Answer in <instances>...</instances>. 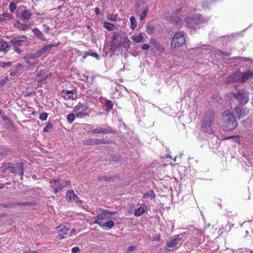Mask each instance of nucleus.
<instances>
[{
  "label": "nucleus",
  "mask_w": 253,
  "mask_h": 253,
  "mask_svg": "<svg viewBox=\"0 0 253 253\" xmlns=\"http://www.w3.org/2000/svg\"><path fill=\"white\" fill-rule=\"evenodd\" d=\"M224 121L223 130L230 131L234 130L237 126V122L233 113L229 110H226L222 114Z\"/></svg>",
  "instance_id": "1"
},
{
  "label": "nucleus",
  "mask_w": 253,
  "mask_h": 253,
  "mask_svg": "<svg viewBox=\"0 0 253 253\" xmlns=\"http://www.w3.org/2000/svg\"><path fill=\"white\" fill-rule=\"evenodd\" d=\"M214 112L212 109H209L206 112L203 119L201 126L202 130L209 134H212L211 125L214 119Z\"/></svg>",
  "instance_id": "2"
},
{
  "label": "nucleus",
  "mask_w": 253,
  "mask_h": 253,
  "mask_svg": "<svg viewBox=\"0 0 253 253\" xmlns=\"http://www.w3.org/2000/svg\"><path fill=\"white\" fill-rule=\"evenodd\" d=\"M28 38L24 35H18L12 37L9 43L13 47V49L18 54H20L23 50L21 47L27 45Z\"/></svg>",
  "instance_id": "3"
},
{
  "label": "nucleus",
  "mask_w": 253,
  "mask_h": 253,
  "mask_svg": "<svg viewBox=\"0 0 253 253\" xmlns=\"http://www.w3.org/2000/svg\"><path fill=\"white\" fill-rule=\"evenodd\" d=\"M230 95L242 106L246 104L249 100V93L243 88L237 89L235 92H230Z\"/></svg>",
  "instance_id": "4"
},
{
  "label": "nucleus",
  "mask_w": 253,
  "mask_h": 253,
  "mask_svg": "<svg viewBox=\"0 0 253 253\" xmlns=\"http://www.w3.org/2000/svg\"><path fill=\"white\" fill-rule=\"evenodd\" d=\"M209 18H204L201 14L186 17L184 20L185 24L190 28H195L196 26L207 23Z\"/></svg>",
  "instance_id": "5"
},
{
  "label": "nucleus",
  "mask_w": 253,
  "mask_h": 253,
  "mask_svg": "<svg viewBox=\"0 0 253 253\" xmlns=\"http://www.w3.org/2000/svg\"><path fill=\"white\" fill-rule=\"evenodd\" d=\"M124 33L121 32H114L111 37V42L109 43V51L112 54H114L117 49H120V45H118L119 38H123Z\"/></svg>",
  "instance_id": "6"
},
{
  "label": "nucleus",
  "mask_w": 253,
  "mask_h": 253,
  "mask_svg": "<svg viewBox=\"0 0 253 253\" xmlns=\"http://www.w3.org/2000/svg\"><path fill=\"white\" fill-rule=\"evenodd\" d=\"M185 42L183 34L181 32L176 33L172 39L171 45L173 47H180Z\"/></svg>",
  "instance_id": "7"
},
{
  "label": "nucleus",
  "mask_w": 253,
  "mask_h": 253,
  "mask_svg": "<svg viewBox=\"0 0 253 253\" xmlns=\"http://www.w3.org/2000/svg\"><path fill=\"white\" fill-rule=\"evenodd\" d=\"M116 213V211H110L107 210H103L100 214L96 217V219L94 221V223L101 226L102 220L104 219H109L110 218V215Z\"/></svg>",
  "instance_id": "8"
},
{
  "label": "nucleus",
  "mask_w": 253,
  "mask_h": 253,
  "mask_svg": "<svg viewBox=\"0 0 253 253\" xmlns=\"http://www.w3.org/2000/svg\"><path fill=\"white\" fill-rule=\"evenodd\" d=\"M9 170H10L11 173H14V175L19 174L23 176L24 174L23 164L22 163H11Z\"/></svg>",
  "instance_id": "9"
},
{
  "label": "nucleus",
  "mask_w": 253,
  "mask_h": 253,
  "mask_svg": "<svg viewBox=\"0 0 253 253\" xmlns=\"http://www.w3.org/2000/svg\"><path fill=\"white\" fill-rule=\"evenodd\" d=\"M149 43L150 44L151 50L155 53H158L159 54L164 52V48L163 45L156 41L154 39L150 40Z\"/></svg>",
  "instance_id": "10"
},
{
  "label": "nucleus",
  "mask_w": 253,
  "mask_h": 253,
  "mask_svg": "<svg viewBox=\"0 0 253 253\" xmlns=\"http://www.w3.org/2000/svg\"><path fill=\"white\" fill-rule=\"evenodd\" d=\"M234 112L239 120L246 117L249 113L246 108H243L242 106L240 105L234 108Z\"/></svg>",
  "instance_id": "11"
},
{
  "label": "nucleus",
  "mask_w": 253,
  "mask_h": 253,
  "mask_svg": "<svg viewBox=\"0 0 253 253\" xmlns=\"http://www.w3.org/2000/svg\"><path fill=\"white\" fill-rule=\"evenodd\" d=\"M107 143V141L100 138H88L84 141V143L86 145L105 144Z\"/></svg>",
  "instance_id": "12"
},
{
  "label": "nucleus",
  "mask_w": 253,
  "mask_h": 253,
  "mask_svg": "<svg viewBox=\"0 0 253 253\" xmlns=\"http://www.w3.org/2000/svg\"><path fill=\"white\" fill-rule=\"evenodd\" d=\"M118 45H120V49H122L123 47L126 49H127L130 44L131 42L128 39L127 37L125 36L124 34L123 38H119L118 42Z\"/></svg>",
  "instance_id": "13"
},
{
  "label": "nucleus",
  "mask_w": 253,
  "mask_h": 253,
  "mask_svg": "<svg viewBox=\"0 0 253 253\" xmlns=\"http://www.w3.org/2000/svg\"><path fill=\"white\" fill-rule=\"evenodd\" d=\"M92 133H114L115 132V130L113 129V128L110 126H108L106 128H96L95 129H93L89 131Z\"/></svg>",
  "instance_id": "14"
},
{
  "label": "nucleus",
  "mask_w": 253,
  "mask_h": 253,
  "mask_svg": "<svg viewBox=\"0 0 253 253\" xmlns=\"http://www.w3.org/2000/svg\"><path fill=\"white\" fill-rule=\"evenodd\" d=\"M69 230V228H67L65 226L58 227L57 230L58 233L59 239L61 240L67 237Z\"/></svg>",
  "instance_id": "15"
},
{
  "label": "nucleus",
  "mask_w": 253,
  "mask_h": 253,
  "mask_svg": "<svg viewBox=\"0 0 253 253\" xmlns=\"http://www.w3.org/2000/svg\"><path fill=\"white\" fill-rule=\"evenodd\" d=\"M240 83H244L246 81L253 78V71L247 72L239 73Z\"/></svg>",
  "instance_id": "16"
},
{
  "label": "nucleus",
  "mask_w": 253,
  "mask_h": 253,
  "mask_svg": "<svg viewBox=\"0 0 253 253\" xmlns=\"http://www.w3.org/2000/svg\"><path fill=\"white\" fill-rule=\"evenodd\" d=\"M32 13L28 9H25L21 13V19L24 22H27L31 17Z\"/></svg>",
  "instance_id": "17"
},
{
  "label": "nucleus",
  "mask_w": 253,
  "mask_h": 253,
  "mask_svg": "<svg viewBox=\"0 0 253 253\" xmlns=\"http://www.w3.org/2000/svg\"><path fill=\"white\" fill-rule=\"evenodd\" d=\"M10 47L11 45L9 42H7L2 39H0V51L3 52L5 53Z\"/></svg>",
  "instance_id": "18"
},
{
  "label": "nucleus",
  "mask_w": 253,
  "mask_h": 253,
  "mask_svg": "<svg viewBox=\"0 0 253 253\" xmlns=\"http://www.w3.org/2000/svg\"><path fill=\"white\" fill-rule=\"evenodd\" d=\"M226 82L228 83L240 82L239 73H235L230 75L227 78Z\"/></svg>",
  "instance_id": "19"
},
{
  "label": "nucleus",
  "mask_w": 253,
  "mask_h": 253,
  "mask_svg": "<svg viewBox=\"0 0 253 253\" xmlns=\"http://www.w3.org/2000/svg\"><path fill=\"white\" fill-rule=\"evenodd\" d=\"M48 77V73L44 71H41L38 73L36 79L38 82H43L46 80Z\"/></svg>",
  "instance_id": "20"
},
{
  "label": "nucleus",
  "mask_w": 253,
  "mask_h": 253,
  "mask_svg": "<svg viewBox=\"0 0 253 253\" xmlns=\"http://www.w3.org/2000/svg\"><path fill=\"white\" fill-rule=\"evenodd\" d=\"M181 235V234H180L175 236L174 239H172L169 242L167 243V246L168 247H172L174 246L177 245L178 242L182 239L181 237H180Z\"/></svg>",
  "instance_id": "21"
},
{
  "label": "nucleus",
  "mask_w": 253,
  "mask_h": 253,
  "mask_svg": "<svg viewBox=\"0 0 253 253\" xmlns=\"http://www.w3.org/2000/svg\"><path fill=\"white\" fill-rule=\"evenodd\" d=\"M88 109V105L87 103L82 104L79 102L78 105L75 107V111L76 112H83L87 110Z\"/></svg>",
  "instance_id": "22"
},
{
  "label": "nucleus",
  "mask_w": 253,
  "mask_h": 253,
  "mask_svg": "<svg viewBox=\"0 0 253 253\" xmlns=\"http://www.w3.org/2000/svg\"><path fill=\"white\" fill-rule=\"evenodd\" d=\"M40 57H41L40 54L37 50L35 53L28 54L24 57V59H36Z\"/></svg>",
  "instance_id": "23"
},
{
  "label": "nucleus",
  "mask_w": 253,
  "mask_h": 253,
  "mask_svg": "<svg viewBox=\"0 0 253 253\" xmlns=\"http://www.w3.org/2000/svg\"><path fill=\"white\" fill-rule=\"evenodd\" d=\"M115 225L114 222L112 220H109L105 222L101 226L105 230L111 229Z\"/></svg>",
  "instance_id": "24"
},
{
  "label": "nucleus",
  "mask_w": 253,
  "mask_h": 253,
  "mask_svg": "<svg viewBox=\"0 0 253 253\" xmlns=\"http://www.w3.org/2000/svg\"><path fill=\"white\" fill-rule=\"evenodd\" d=\"M14 26L19 30L22 31H25L29 27V26L25 24H22L19 21H16Z\"/></svg>",
  "instance_id": "25"
},
{
  "label": "nucleus",
  "mask_w": 253,
  "mask_h": 253,
  "mask_svg": "<svg viewBox=\"0 0 253 253\" xmlns=\"http://www.w3.org/2000/svg\"><path fill=\"white\" fill-rule=\"evenodd\" d=\"M51 48L52 46L48 44L41 48L40 49L38 50V51L40 54V56H41L42 55H43L46 52L49 51L51 49Z\"/></svg>",
  "instance_id": "26"
},
{
  "label": "nucleus",
  "mask_w": 253,
  "mask_h": 253,
  "mask_svg": "<svg viewBox=\"0 0 253 253\" xmlns=\"http://www.w3.org/2000/svg\"><path fill=\"white\" fill-rule=\"evenodd\" d=\"M155 30V25L153 24H147L146 25V31L149 35L153 33Z\"/></svg>",
  "instance_id": "27"
},
{
  "label": "nucleus",
  "mask_w": 253,
  "mask_h": 253,
  "mask_svg": "<svg viewBox=\"0 0 253 253\" xmlns=\"http://www.w3.org/2000/svg\"><path fill=\"white\" fill-rule=\"evenodd\" d=\"M115 176H107L106 175L100 176L98 177V179L100 180H103L107 182L112 181L115 179Z\"/></svg>",
  "instance_id": "28"
},
{
  "label": "nucleus",
  "mask_w": 253,
  "mask_h": 253,
  "mask_svg": "<svg viewBox=\"0 0 253 253\" xmlns=\"http://www.w3.org/2000/svg\"><path fill=\"white\" fill-rule=\"evenodd\" d=\"M144 33H139L137 35L134 36L132 38V40L136 42L139 43L142 41L144 36Z\"/></svg>",
  "instance_id": "29"
},
{
  "label": "nucleus",
  "mask_w": 253,
  "mask_h": 253,
  "mask_svg": "<svg viewBox=\"0 0 253 253\" xmlns=\"http://www.w3.org/2000/svg\"><path fill=\"white\" fill-rule=\"evenodd\" d=\"M155 195L154 192L153 190H150L149 191L146 192L143 194V198H150L151 199L155 198Z\"/></svg>",
  "instance_id": "30"
},
{
  "label": "nucleus",
  "mask_w": 253,
  "mask_h": 253,
  "mask_svg": "<svg viewBox=\"0 0 253 253\" xmlns=\"http://www.w3.org/2000/svg\"><path fill=\"white\" fill-rule=\"evenodd\" d=\"M67 196L68 198V200L70 201L75 200L77 195L74 193L73 190H69L67 192Z\"/></svg>",
  "instance_id": "31"
},
{
  "label": "nucleus",
  "mask_w": 253,
  "mask_h": 253,
  "mask_svg": "<svg viewBox=\"0 0 253 253\" xmlns=\"http://www.w3.org/2000/svg\"><path fill=\"white\" fill-rule=\"evenodd\" d=\"M145 212V209L143 207H140L134 211V214L136 216H140Z\"/></svg>",
  "instance_id": "32"
},
{
  "label": "nucleus",
  "mask_w": 253,
  "mask_h": 253,
  "mask_svg": "<svg viewBox=\"0 0 253 253\" xmlns=\"http://www.w3.org/2000/svg\"><path fill=\"white\" fill-rule=\"evenodd\" d=\"M168 19L169 21L172 23H175V24H178L180 20V18L179 17H177L176 16H170L168 17Z\"/></svg>",
  "instance_id": "33"
},
{
  "label": "nucleus",
  "mask_w": 253,
  "mask_h": 253,
  "mask_svg": "<svg viewBox=\"0 0 253 253\" xmlns=\"http://www.w3.org/2000/svg\"><path fill=\"white\" fill-rule=\"evenodd\" d=\"M60 180L57 179H50L49 182L51 185V187L53 188H55L59 183H60Z\"/></svg>",
  "instance_id": "34"
},
{
  "label": "nucleus",
  "mask_w": 253,
  "mask_h": 253,
  "mask_svg": "<svg viewBox=\"0 0 253 253\" xmlns=\"http://www.w3.org/2000/svg\"><path fill=\"white\" fill-rule=\"evenodd\" d=\"M105 105L106 106V109L105 110L108 113L112 109L113 106L112 101L109 100H106L105 101Z\"/></svg>",
  "instance_id": "35"
},
{
  "label": "nucleus",
  "mask_w": 253,
  "mask_h": 253,
  "mask_svg": "<svg viewBox=\"0 0 253 253\" xmlns=\"http://www.w3.org/2000/svg\"><path fill=\"white\" fill-rule=\"evenodd\" d=\"M104 27L108 31H111L115 28V25L106 21L104 22Z\"/></svg>",
  "instance_id": "36"
},
{
  "label": "nucleus",
  "mask_w": 253,
  "mask_h": 253,
  "mask_svg": "<svg viewBox=\"0 0 253 253\" xmlns=\"http://www.w3.org/2000/svg\"><path fill=\"white\" fill-rule=\"evenodd\" d=\"M76 92L75 89L70 90L63 89L61 91V94L62 96L67 95L68 94L73 95Z\"/></svg>",
  "instance_id": "37"
},
{
  "label": "nucleus",
  "mask_w": 253,
  "mask_h": 253,
  "mask_svg": "<svg viewBox=\"0 0 253 253\" xmlns=\"http://www.w3.org/2000/svg\"><path fill=\"white\" fill-rule=\"evenodd\" d=\"M33 33L36 35V37L41 39L42 37V34L41 31L37 28H34L32 30Z\"/></svg>",
  "instance_id": "38"
},
{
  "label": "nucleus",
  "mask_w": 253,
  "mask_h": 253,
  "mask_svg": "<svg viewBox=\"0 0 253 253\" xmlns=\"http://www.w3.org/2000/svg\"><path fill=\"white\" fill-rule=\"evenodd\" d=\"M32 205L33 204L31 202H14V207H15V206H29Z\"/></svg>",
  "instance_id": "39"
},
{
  "label": "nucleus",
  "mask_w": 253,
  "mask_h": 253,
  "mask_svg": "<svg viewBox=\"0 0 253 253\" xmlns=\"http://www.w3.org/2000/svg\"><path fill=\"white\" fill-rule=\"evenodd\" d=\"M11 163H7L4 164L3 166L1 167V171L2 173L5 172L7 170L9 169V168L10 167Z\"/></svg>",
  "instance_id": "40"
},
{
  "label": "nucleus",
  "mask_w": 253,
  "mask_h": 253,
  "mask_svg": "<svg viewBox=\"0 0 253 253\" xmlns=\"http://www.w3.org/2000/svg\"><path fill=\"white\" fill-rule=\"evenodd\" d=\"M130 21L131 23V28L134 30L137 26V22L133 16L130 17Z\"/></svg>",
  "instance_id": "41"
},
{
  "label": "nucleus",
  "mask_w": 253,
  "mask_h": 253,
  "mask_svg": "<svg viewBox=\"0 0 253 253\" xmlns=\"http://www.w3.org/2000/svg\"><path fill=\"white\" fill-rule=\"evenodd\" d=\"M148 7L147 6H145V7L143 8V11H142L141 14L140 15V17L141 20H142L146 17V16L148 13Z\"/></svg>",
  "instance_id": "42"
},
{
  "label": "nucleus",
  "mask_w": 253,
  "mask_h": 253,
  "mask_svg": "<svg viewBox=\"0 0 253 253\" xmlns=\"http://www.w3.org/2000/svg\"><path fill=\"white\" fill-rule=\"evenodd\" d=\"M75 116L74 114L71 113L67 116V120L69 124H71L75 120Z\"/></svg>",
  "instance_id": "43"
},
{
  "label": "nucleus",
  "mask_w": 253,
  "mask_h": 253,
  "mask_svg": "<svg viewBox=\"0 0 253 253\" xmlns=\"http://www.w3.org/2000/svg\"><path fill=\"white\" fill-rule=\"evenodd\" d=\"M0 207H2L4 208H13L14 207V202H10L8 204L0 203Z\"/></svg>",
  "instance_id": "44"
},
{
  "label": "nucleus",
  "mask_w": 253,
  "mask_h": 253,
  "mask_svg": "<svg viewBox=\"0 0 253 253\" xmlns=\"http://www.w3.org/2000/svg\"><path fill=\"white\" fill-rule=\"evenodd\" d=\"M53 127V125L50 122H48L43 128L44 132H48L50 129Z\"/></svg>",
  "instance_id": "45"
},
{
  "label": "nucleus",
  "mask_w": 253,
  "mask_h": 253,
  "mask_svg": "<svg viewBox=\"0 0 253 253\" xmlns=\"http://www.w3.org/2000/svg\"><path fill=\"white\" fill-rule=\"evenodd\" d=\"M9 10L12 13L14 12L15 11L16 8V4L14 2H11L10 3L9 5Z\"/></svg>",
  "instance_id": "46"
},
{
  "label": "nucleus",
  "mask_w": 253,
  "mask_h": 253,
  "mask_svg": "<svg viewBox=\"0 0 253 253\" xmlns=\"http://www.w3.org/2000/svg\"><path fill=\"white\" fill-rule=\"evenodd\" d=\"M65 186H64V184L63 183H59V188H55L54 189H53V192L55 194L57 193L60 191H61L64 187Z\"/></svg>",
  "instance_id": "47"
},
{
  "label": "nucleus",
  "mask_w": 253,
  "mask_h": 253,
  "mask_svg": "<svg viewBox=\"0 0 253 253\" xmlns=\"http://www.w3.org/2000/svg\"><path fill=\"white\" fill-rule=\"evenodd\" d=\"M0 66L2 68H5L6 67H10L11 64H12V62H0Z\"/></svg>",
  "instance_id": "48"
},
{
  "label": "nucleus",
  "mask_w": 253,
  "mask_h": 253,
  "mask_svg": "<svg viewBox=\"0 0 253 253\" xmlns=\"http://www.w3.org/2000/svg\"><path fill=\"white\" fill-rule=\"evenodd\" d=\"M84 116H89V114L88 113H82V112L79 111L76 114V117L78 118H82Z\"/></svg>",
  "instance_id": "49"
},
{
  "label": "nucleus",
  "mask_w": 253,
  "mask_h": 253,
  "mask_svg": "<svg viewBox=\"0 0 253 253\" xmlns=\"http://www.w3.org/2000/svg\"><path fill=\"white\" fill-rule=\"evenodd\" d=\"M48 117V114L46 113H42L40 115L39 118L42 121H45Z\"/></svg>",
  "instance_id": "50"
},
{
  "label": "nucleus",
  "mask_w": 253,
  "mask_h": 253,
  "mask_svg": "<svg viewBox=\"0 0 253 253\" xmlns=\"http://www.w3.org/2000/svg\"><path fill=\"white\" fill-rule=\"evenodd\" d=\"M8 81V78L5 77L2 80H0V87L4 85Z\"/></svg>",
  "instance_id": "51"
},
{
  "label": "nucleus",
  "mask_w": 253,
  "mask_h": 253,
  "mask_svg": "<svg viewBox=\"0 0 253 253\" xmlns=\"http://www.w3.org/2000/svg\"><path fill=\"white\" fill-rule=\"evenodd\" d=\"M117 17V14H116V15L112 14V15H109L108 16V18L110 21H115L116 20Z\"/></svg>",
  "instance_id": "52"
},
{
  "label": "nucleus",
  "mask_w": 253,
  "mask_h": 253,
  "mask_svg": "<svg viewBox=\"0 0 253 253\" xmlns=\"http://www.w3.org/2000/svg\"><path fill=\"white\" fill-rule=\"evenodd\" d=\"M90 56L94 57L97 60H99L100 58L99 55L96 52H93L91 50Z\"/></svg>",
  "instance_id": "53"
},
{
  "label": "nucleus",
  "mask_w": 253,
  "mask_h": 253,
  "mask_svg": "<svg viewBox=\"0 0 253 253\" xmlns=\"http://www.w3.org/2000/svg\"><path fill=\"white\" fill-rule=\"evenodd\" d=\"M120 160V158L118 156H112L110 159V161L118 162Z\"/></svg>",
  "instance_id": "54"
},
{
  "label": "nucleus",
  "mask_w": 253,
  "mask_h": 253,
  "mask_svg": "<svg viewBox=\"0 0 253 253\" xmlns=\"http://www.w3.org/2000/svg\"><path fill=\"white\" fill-rule=\"evenodd\" d=\"M211 0H203V5L204 7H207L209 5V3L211 2Z\"/></svg>",
  "instance_id": "55"
},
{
  "label": "nucleus",
  "mask_w": 253,
  "mask_h": 253,
  "mask_svg": "<svg viewBox=\"0 0 253 253\" xmlns=\"http://www.w3.org/2000/svg\"><path fill=\"white\" fill-rule=\"evenodd\" d=\"M2 17L4 18V21H6V20H8L9 19V16L8 13H4L3 14H1Z\"/></svg>",
  "instance_id": "56"
},
{
  "label": "nucleus",
  "mask_w": 253,
  "mask_h": 253,
  "mask_svg": "<svg viewBox=\"0 0 253 253\" xmlns=\"http://www.w3.org/2000/svg\"><path fill=\"white\" fill-rule=\"evenodd\" d=\"M22 65L21 63H18L15 68V71L18 73V72L22 69Z\"/></svg>",
  "instance_id": "57"
},
{
  "label": "nucleus",
  "mask_w": 253,
  "mask_h": 253,
  "mask_svg": "<svg viewBox=\"0 0 253 253\" xmlns=\"http://www.w3.org/2000/svg\"><path fill=\"white\" fill-rule=\"evenodd\" d=\"M62 96L65 98V99H66V100H69V99L73 100L74 99L73 95H70V94H68L67 95Z\"/></svg>",
  "instance_id": "58"
},
{
  "label": "nucleus",
  "mask_w": 253,
  "mask_h": 253,
  "mask_svg": "<svg viewBox=\"0 0 253 253\" xmlns=\"http://www.w3.org/2000/svg\"><path fill=\"white\" fill-rule=\"evenodd\" d=\"M90 53H91V50L89 49L88 51L85 52L84 54V56L83 57V58L84 59H85L86 58L87 56H90Z\"/></svg>",
  "instance_id": "59"
},
{
  "label": "nucleus",
  "mask_w": 253,
  "mask_h": 253,
  "mask_svg": "<svg viewBox=\"0 0 253 253\" xmlns=\"http://www.w3.org/2000/svg\"><path fill=\"white\" fill-rule=\"evenodd\" d=\"M80 249L78 247H75L72 249V252L73 253H77L79 252Z\"/></svg>",
  "instance_id": "60"
},
{
  "label": "nucleus",
  "mask_w": 253,
  "mask_h": 253,
  "mask_svg": "<svg viewBox=\"0 0 253 253\" xmlns=\"http://www.w3.org/2000/svg\"><path fill=\"white\" fill-rule=\"evenodd\" d=\"M150 47V44L149 45L147 43H145L142 46V47L141 48L142 49H144V50H146V49H148L149 48V47Z\"/></svg>",
  "instance_id": "61"
},
{
  "label": "nucleus",
  "mask_w": 253,
  "mask_h": 253,
  "mask_svg": "<svg viewBox=\"0 0 253 253\" xmlns=\"http://www.w3.org/2000/svg\"><path fill=\"white\" fill-rule=\"evenodd\" d=\"M134 249H135V246H129L127 248V252H131L133 250H134Z\"/></svg>",
  "instance_id": "62"
},
{
  "label": "nucleus",
  "mask_w": 253,
  "mask_h": 253,
  "mask_svg": "<svg viewBox=\"0 0 253 253\" xmlns=\"http://www.w3.org/2000/svg\"><path fill=\"white\" fill-rule=\"evenodd\" d=\"M23 253H38L37 251H24Z\"/></svg>",
  "instance_id": "63"
},
{
  "label": "nucleus",
  "mask_w": 253,
  "mask_h": 253,
  "mask_svg": "<svg viewBox=\"0 0 253 253\" xmlns=\"http://www.w3.org/2000/svg\"><path fill=\"white\" fill-rule=\"evenodd\" d=\"M94 12L96 15H98L100 13V10L99 8L98 7H96L95 8Z\"/></svg>",
  "instance_id": "64"
}]
</instances>
